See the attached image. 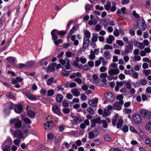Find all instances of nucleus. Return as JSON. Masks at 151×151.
<instances>
[{
    "label": "nucleus",
    "instance_id": "obj_1",
    "mask_svg": "<svg viewBox=\"0 0 151 151\" xmlns=\"http://www.w3.org/2000/svg\"><path fill=\"white\" fill-rule=\"evenodd\" d=\"M139 113L144 118L149 119H151V112L145 109H141Z\"/></svg>",
    "mask_w": 151,
    "mask_h": 151
},
{
    "label": "nucleus",
    "instance_id": "obj_2",
    "mask_svg": "<svg viewBox=\"0 0 151 151\" xmlns=\"http://www.w3.org/2000/svg\"><path fill=\"white\" fill-rule=\"evenodd\" d=\"M11 124H14V127L15 128H19L22 126V123L21 120L17 119H11L10 121Z\"/></svg>",
    "mask_w": 151,
    "mask_h": 151
},
{
    "label": "nucleus",
    "instance_id": "obj_3",
    "mask_svg": "<svg viewBox=\"0 0 151 151\" xmlns=\"http://www.w3.org/2000/svg\"><path fill=\"white\" fill-rule=\"evenodd\" d=\"M132 119L134 123L138 124L140 123L142 120V118L137 113H135L132 116Z\"/></svg>",
    "mask_w": 151,
    "mask_h": 151
},
{
    "label": "nucleus",
    "instance_id": "obj_4",
    "mask_svg": "<svg viewBox=\"0 0 151 151\" xmlns=\"http://www.w3.org/2000/svg\"><path fill=\"white\" fill-rule=\"evenodd\" d=\"M123 100H120L119 101H116L114 104L113 109L116 110H120L122 109V105L124 104Z\"/></svg>",
    "mask_w": 151,
    "mask_h": 151
},
{
    "label": "nucleus",
    "instance_id": "obj_5",
    "mask_svg": "<svg viewBox=\"0 0 151 151\" xmlns=\"http://www.w3.org/2000/svg\"><path fill=\"white\" fill-rule=\"evenodd\" d=\"M14 136L15 137H18L20 139L24 138V134L20 129L15 130L14 132Z\"/></svg>",
    "mask_w": 151,
    "mask_h": 151
},
{
    "label": "nucleus",
    "instance_id": "obj_6",
    "mask_svg": "<svg viewBox=\"0 0 151 151\" xmlns=\"http://www.w3.org/2000/svg\"><path fill=\"white\" fill-rule=\"evenodd\" d=\"M133 45L132 43H128L125 46V49L124 51V52L125 54H128L133 49Z\"/></svg>",
    "mask_w": 151,
    "mask_h": 151
},
{
    "label": "nucleus",
    "instance_id": "obj_7",
    "mask_svg": "<svg viewBox=\"0 0 151 151\" xmlns=\"http://www.w3.org/2000/svg\"><path fill=\"white\" fill-rule=\"evenodd\" d=\"M105 96L107 100L109 101H114V96L111 93L108 92L105 94Z\"/></svg>",
    "mask_w": 151,
    "mask_h": 151
},
{
    "label": "nucleus",
    "instance_id": "obj_8",
    "mask_svg": "<svg viewBox=\"0 0 151 151\" xmlns=\"http://www.w3.org/2000/svg\"><path fill=\"white\" fill-rule=\"evenodd\" d=\"M99 134L98 131L95 129L93 131L90 132L88 134V137L90 139H93L95 136H97Z\"/></svg>",
    "mask_w": 151,
    "mask_h": 151
},
{
    "label": "nucleus",
    "instance_id": "obj_9",
    "mask_svg": "<svg viewBox=\"0 0 151 151\" xmlns=\"http://www.w3.org/2000/svg\"><path fill=\"white\" fill-rule=\"evenodd\" d=\"M52 110L53 112L58 114L60 115L61 114L59 107L57 105H55L52 107Z\"/></svg>",
    "mask_w": 151,
    "mask_h": 151
},
{
    "label": "nucleus",
    "instance_id": "obj_10",
    "mask_svg": "<svg viewBox=\"0 0 151 151\" xmlns=\"http://www.w3.org/2000/svg\"><path fill=\"white\" fill-rule=\"evenodd\" d=\"M98 101V99L95 98L93 99L89 100L88 102L91 106H95L97 105Z\"/></svg>",
    "mask_w": 151,
    "mask_h": 151
},
{
    "label": "nucleus",
    "instance_id": "obj_11",
    "mask_svg": "<svg viewBox=\"0 0 151 151\" xmlns=\"http://www.w3.org/2000/svg\"><path fill=\"white\" fill-rule=\"evenodd\" d=\"M89 39L84 37L83 45V47L84 49H86L89 46Z\"/></svg>",
    "mask_w": 151,
    "mask_h": 151
},
{
    "label": "nucleus",
    "instance_id": "obj_12",
    "mask_svg": "<svg viewBox=\"0 0 151 151\" xmlns=\"http://www.w3.org/2000/svg\"><path fill=\"white\" fill-rule=\"evenodd\" d=\"M56 63H54L49 65L47 67V72H54L55 70V68L56 66Z\"/></svg>",
    "mask_w": 151,
    "mask_h": 151
},
{
    "label": "nucleus",
    "instance_id": "obj_13",
    "mask_svg": "<svg viewBox=\"0 0 151 151\" xmlns=\"http://www.w3.org/2000/svg\"><path fill=\"white\" fill-rule=\"evenodd\" d=\"M119 73V71L118 68L114 69H111L109 70L108 73L109 75H117Z\"/></svg>",
    "mask_w": 151,
    "mask_h": 151
},
{
    "label": "nucleus",
    "instance_id": "obj_14",
    "mask_svg": "<svg viewBox=\"0 0 151 151\" xmlns=\"http://www.w3.org/2000/svg\"><path fill=\"white\" fill-rule=\"evenodd\" d=\"M45 129H51L53 126V124L52 121L47 122L45 125Z\"/></svg>",
    "mask_w": 151,
    "mask_h": 151
},
{
    "label": "nucleus",
    "instance_id": "obj_15",
    "mask_svg": "<svg viewBox=\"0 0 151 151\" xmlns=\"http://www.w3.org/2000/svg\"><path fill=\"white\" fill-rule=\"evenodd\" d=\"M23 110L22 106L21 105H19L14 109V111L16 113L19 114L22 113Z\"/></svg>",
    "mask_w": 151,
    "mask_h": 151
},
{
    "label": "nucleus",
    "instance_id": "obj_16",
    "mask_svg": "<svg viewBox=\"0 0 151 151\" xmlns=\"http://www.w3.org/2000/svg\"><path fill=\"white\" fill-rule=\"evenodd\" d=\"M71 92L74 96L76 97L79 96L80 95V93L77 88L73 89L71 90Z\"/></svg>",
    "mask_w": 151,
    "mask_h": 151
},
{
    "label": "nucleus",
    "instance_id": "obj_17",
    "mask_svg": "<svg viewBox=\"0 0 151 151\" xmlns=\"http://www.w3.org/2000/svg\"><path fill=\"white\" fill-rule=\"evenodd\" d=\"M115 38L114 36L111 35H109L106 40L107 43L108 44H111L112 41L114 40Z\"/></svg>",
    "mask_w": 151,
    "mask_h": 151
},
{
    "label": "nucleus",
    "instance_id": "obj_18",
    "mask_svg": "<svg viewBox=\"0 0 151 151\" xmlns=\"http://www.w3.org/2000/svg\"><path fill=\"white\" fill-rule=\"evenodd\" d=\"M23 80V79L19 77H16L15 79H13L12 80V83L14 85H15L18 83V82H21Z\"/></svg>",
    "mask_w": 151,
    "mask_h": 151
},
{
    "label": "nucleus",
    "instance_id": "obj_19",
    "mask_svg": "<svg viewBox=\"0 0 151 151\" xmlns=\"http://www.w3.org/2000/svg\"><path fill=\"white\" fill-rule=\"evenodd\" d=\"M25 94L27 97L29 99L33 100H36L37 99V98L35 96H33L28 92H26Z\"/></svg>",
    "mask_w": 151,
    "mask_h": 151
},
{
    "label": "nucleus",
    "instance_id": "obj_20",
    "mask_svg": "<svg viewBox=\"0 0 151 151\" xmlns=\"http://www.w3.org/2000/svg\"><path fill=\"white\" fill-rule=\"evenodd\" d=\"M63 96L62 95L60 94H58L56 96V100L58 103H61L63 101Z\"/></svg>",
    "mask_w": 151,
    "mask_h": 151
},
{
    "label": "nucleus",
    "instance_id": "obj_21",
    "mask_svg": "<svg viewBox=\"0 0 151 151\" xmlns=\"http://www.w3.org/2000/svg\"><path fill=\"white\" fill-rule=\"evenodd\" d=\"M93 37L91 38V41L93 42H95L97 41L98 34L97 33H94L92 34Z\"/></svg>",
    "mask_w": 151,
    "mask_h": 151
},
{
    "label": "nucleus",
    "instance_id": "obj_22",
    "mask_svg": "<svg viewBox=\"0 0 151 151\" xmlns=\"http://www.w3.org/2000/svg\"><path fill=\"white\" fill-rule=\"evenodd\" d=\"M72 119L74 122L77 123L81 122L83 121L80 118H78L75 116H73Z\"/></svg>",
    "mask_w": 151,
    "mask_h": 151
},
{
    "label": "nucleus",
    "instance_id": "obj_23",
    "mask_svg": "<svg viewBox=\"0 0 151 151\" xmlns=\"http://www.w3.org/2000/svg\"><path fill=\"white\" fill-rule=\"evenodd\" d=\"M104 57L107 59H109L110 58V52L108 50L105 51L104 53Z\"/></svg>",
    "mask_w": 151,
    "mask_h": 151
},
{
    "label": "nucleus",
    "instance_id": "obj_24",
    "mask_svg": "<svg viewBox=\"0 0 151 151\" xmlns=\"http://www.w3.org/2000/svg\"><path fill=\"white\" fill-rule=\"evenodd\" d=\"M145 128L147 130L151 131V120L147 122Z\"/></svg>",
    "mask_w": 151,
    "mask_h": 151
},
{
    "label": "nucleus",
    "instance_id": "obj_25",
    "mask_svg": "<svg viewBox=\"0 0 151 151\" xmlns=\"http://www.w3.org/2000/svg\"><path fill=\"white\" fill-rule=\"evenodd\" d=\"M123 121L122 119H119L116 124V127L118 128H120L122 125Z\"/></svg>",
    "mask_w": 151,
    "mask_h": 151
},
{
    "label": "nucleus",
    "instance_id": "obj_26",
    "mask_svg": "<svg viewBox=\"0 0 151 151\" xmlns=\"http://www.w3.org/2000/svg\"><path fill=\"white\" fill-rule=\"evenodd\" d=\"M83 33L84 35L85 36V37H86L89 39L91 37V33L89 31L86 30L83 31Z\"/></svg>",
    "mask_w": 151,
    "mask_h": 151
},
{
    "label": "nucleus",
    "instance_id": "obj_27",
    "mask_svg": "<svg viewBox=\"0 0 151 151\" xmlns=\"http://www.w3.org/2000/svg\"><path fill=\"white\" fill-rule=\"evenodd\" d=\"M8 62L12 64H14L15 59L14 58L12 57H8L7 58Z\"/></svg>",
    "mask_w": 151,
    "mask_h": 151
},
{
    "label": "nucleus",
    "instance_id": "obj_28",
    "mask_svg": "<svg viewBox=\"0 0 151 151\" xmlns=\"http://www.w3.org/2000/svg\"><path fill=\"white\" fill-rule=\"evenodd\" d=\"M63 70L65 71H66V70L70 69V64L66 63V65L62 68Z\"/></svg>",
    "mask_w": 151,
    "mask_h": 151
},
{
    "label": "nucleus",
    "instance_id": "obj_29",
    "mask_svg": "<svg viewBox=\"0 0 151 151\" xmlns=\"http://www.w3.org/2000/svg\"><path fill=\"white\" fill-rule=\"evenodd\" d=\"M90 54L89 56V58L91 60H93L95 58V55L93 53V51L91 50L90 52Z\"/></svg>",
    "mask_w": 151,
    "mask_h": 151
},
{
    "label": "nucleus",
    "instance_id": "obj_30",
    "mask_svg": "<svg viewBox=\"0 0 151 151\" xmlns=\"http://www.w3.org/2000/svg\"><path fill=\"white\" fill-rule=\"evenodd\" d=\"M147 83V80L145 79H142L138 82V83L139 84L142 85H145Z\"/></svg>",
    "mask_w": 151,
    "mask_h": 151
},
{
    "label": "nucleus",
    "instance_id": "obj_31",
    "mask_svg": "<svg viewBox=\"0 0 151 151\" xmlns=\"http://www.w3.org/2000/svg\"><path fill=\"white\" fill-rule=\"evenodd\" d=\"M99 60L101 61L102 62V64L103 66L106 65V64L108 62L107 61H106L104 58L101 57L99 58Z\"/></svg>",
    "mask_w": 151,
    "mask_h": 151
},
{
    "label": "nucleus",
    "instance_id": "obj_32",
    "mask_svg": "<svg viewBox=\"0 0 151 151\" xmlns=\"http://www.w3.org/2000/svg\"><path fill=\"white\" fill-rule=\"evenodd\" d=\"M110 112L109 110L106 109H105L104 110V113L102 114V116L103 117H105L110 115Z\"/></svg>",
    "mask_w": 151,
    "mask_h": 151
},
{
    "label": "nucleus",
    "instance_id": "obj_33",
    "mask_svg": "<svg viewBox=\"0 0 151 151\" xmlns=\"http://www.w3.org/2000/svg\"><path fill=\"white\" fill-rule=\"evenodd\" d=\"M27 113L29 116L31 118L34 117L35 115V113L31 110H29L28 111Z\"/></svg>",
    "mask_w": 151,
    "mask_h": 151
},
{
    "label": "nucleus",
    "instance_id": "obj_34",
    "mask_svg": "<svg viewBox=\"0 0 151 151\" xmlns=\"http://www.w3.org/2000/svg\"><path fill=\"white\" fill-rule=\"evenodd\" d=\"M97 20L96 19H95L93 20H89L88 22V24L90 25H95L97 24Z\"/></svg>",
    "mask_w": 151,
    "mask_h": 151
},
{
    "label": "nucleus",
    "instance_id": "obj_35",
    "mask_svg": "<svg viewBox=\"0 0 151 151\" xmlns=\"http://www.w3.org/2000/svg\"><path fill=\"white\" fill-rule=\"evenodd\" d=\"M111 7V3L109 1H107L106 4L105 6V8L107 10H109Z\"/></svg>",
    "mask_w": 151,
    "mask_h": 151
},
{
    "label": "nucleus",
    "instance_id": "obj_36",
    "mask_svg": "<svg viewBox=\"0 0 151 151\" xmlns=\"http://www.w3.org/2000/svg\"><path fill=\"white\" fill-rule=\"evenodd\" d=\"M116 43L118 45L121 47L124 46V42L122 40H116Z\"/></svg>",
    "mask_w": 151,
    "mask_h": 151
},
{
    "label": "nucleus",
    "instance_id": "obj_37",
    "mask_svg": "<svg viewBox=\"0 0 151 151\" xmlns=\"http://www.w3.org/2000/svg\"><path fill=\"white\" fill-rule=\"evenodd\" d=\"M12 143V140L10 138H8L6 140L5 143L7 145H10Z\"/></svg>",
    "mask_w": 151,
    "mask_h": 151
},
{
    "label": "nucleus",
    "instance_id": "obj_38",
    "mask_svg": "<svg viewBox=\"0 0 151 151\" xmlns=\"http://www.w3.org/2000/svg\"><path fill=\"white\" fill-rule=\"evenodd\" d=\"M113 48V47L111 45H105L104 46V49L105 50H112Z\"/></svg>",
    "mask_w": 151,
    "mask_h": 151
},
{
    "label": "nucleus",
    "instance_id": "obj_39",
    "mask_svg": "<svg viewBox=\"0 0 151 151\" xmlns=\"http://www.w3.org/2000/svg\"><path fill=\"white\" fill-rule=\"evenodd\" d=\"M93 7V5L89 4H87L85 7V9L87 12H88L91 10V8Z\"/></svg>",
    "mask_w": 151,
    "mask_h": 151
},
{
    "label": "nucleus",
    "instance_id": "obj_40",
    "mask_svg": "<svg viewBox=\"0 0 151 151\" xmlns=\"http://www.w3.org/2000/svg\"><path fill=\"white\" fill-rule=\"evenodd\" d=\"M74 81L77 82L78 84H81L82 82V80L79 78H76L74 79Z\"/></svg>",
    "mask_w": 151,
    "mask_h": 151
},
{
    "label": "nucleus",
    "instance_id": "obj_41",
    "mask_svg": "<svg viewBox=\"0 0 151 151\" xmlns=\"http://www.w3.org/2000/svg\"><path fill=\"white\" fill-rule=\"evenodd\" d=\"M54 93V91L53 90H49L48 91L47 94L49 96L53 95Z\"/></svg>",
    "mask_w": 151,
    "mask_h": 151
},
{
    "label": "nucleus",
    "instance_id": "obj_42",
    "mask_svg": "<svg viewBox=\"0 0 151 151\" xmlns=\"http://www.w3.org/2000/svg\"><path fill=\"white\" fill-rule=\"evenodd\" d=\"M24 122L26 124H30L31 123V120L27 118H25L24 119Z\"/></svg>",
    "mask_w": 151,
    "mask_h": 151
},
{
    "label": "nucleus",
    "instance_id": "obj_43",
    "mask_svg": "<svg viewBox=\"0 0 151 151\" xmlns=\"http://www.w3.org/2000/svg\"><path fill=\"white\" fill-rule=\"evenodd\" d=\"M63 112L65 114H68L70 112V110L69 108L65 107L63 109Z\"/></svg>",
    "mask_w": 151,
    "mask_h": 151
},
{
    "label": "nucleus",
    "instance_id": "obj_44",
    "mask_svg": "<svg viewBox=\"0 0 151 151\" xmlns=\"http://www.w3.org/2000/svg\"><path fill=\"white\" fill-rule=\"evenodd\" d=\"M54 78L53 77H51L48 79L47 82V84L49 85L50 86L52 83Z\"/></svg>",
    "mask_w": 151,
    "mask_h": 151
},
{
    "label": "nucleus",
    "instance_id": "obj_45",
    "mask_svg": "<svg viewBox=\"0 0 151 151\" xmlns=\"http://www.w3.org/2000/svg\"><path fill=\"white\" fill-rule=\"evenodd\" d=\"M87 111L91 114H94V111L92 108L89 107L87 108Z\"/></svg>",
    "mask_w": 151,
    "mask_h": 151
},
{
    "label": "nucleus",
    "instance_id": "obj_46",
    "mask_svg": "<svg viewBox=\"0 0 151 151\" xmlns=\"http://www.w3.org/2000/svg\"><path fill=\"white\" fill-rule=\"evenodd\" d=\"M93 121H95V122L96 123H98V124H100L101 122V119L99 117H97L96 118L94 119H92Z\"/></svg>",
    "mask_w": 151,
    "mask_h": 151
},
{
    "label": "nucleus",
    "instance_id": "obj_47",
    "mask_svg": "<svg viewBox=\"0 0 151 151\" xmlns=\"http://www.w3.org/2000/svg\"><path fill=\"white\" fill-rule=\"evenodd\" d=\"M62 105L63 106L65 107H67L69 106V104L67 101L66 100H64L62 102Z\"/></svg>",
    "mask_w": 151,
    "mask_h": 151
},
{
    "label": "nucleus",
    "instance_id": "obj_48",
    "mask_svg": "<svg viewBox=\"0 0 151 151\" xmlns=\"http://www.w3.org/2000/svg\"><path fill=\"white\" fill-rule=\"evenodd\" d=\"M104 140L105 141L109 142L111 141V139L109 135H106L104 137Z\"/></svg>",
    "mask_w": 151,
    "mask_h": 151
},
{
    "label": "nucleus",
    "instance_id": "obj_49",
    "mask_svg": "<svg viewBox=\"0 0 151 151\" xmlns=\"http://www.w3.org/2000/svg\"><path fill=\"white\" fill-rule=\"evenodd\" d=\"M112 6L111 8V11H114L116 9V4L114 2L112 3Z\"/></svg>",
    "mask_w": 151,
    "mask_h": 151
},
{
    "label": "nucleus",
    "instance_id": "obj_50",
    "mask_svg": "<svg viewBox=\"0 0 151 151\" xmlns=\"http://www.w3.org/2000/svg\"><path fill=\"white\" fill-rule=\"evenodd\" d=\"M6 96L9 98H12L14 97V96L13 93L12 92H9L7 93L6 95Z\"/></svg>",
    "mask_w": 151,
    "mask_h": 151
},
{
    "label": "nucleus",
    "instance_id": "obj_51",
    "mask_svg": "<svg viewBox=\"0 0 151 151\" xmlns=\"http://www.w3.org/2000/svg\"><path fill=\"white\" fill-rule=\"evenodd\" d=\"M140 49L142 50L145 47V46L143 43L139 42L138 43V46Z\"/></svg>",
    "mask_w": 151,
    "mask_h": 151
},
{
    "label": "nucleus",
    "instance_id": "obj_52",
    "mask_svg": "<svg viewBox=\"0 0 151 151\" xmlns=\"http://www.w3.org/2000/svg\"><path fill=\"white\" fill-rule=\"evenodd\" d=\"M143 72L145 73V76H147L151 73V70H144L143 71Z\"/></svg>",
    "mask_w": 151,
    "mask_h": 151
},
{
    "label": "nucleus",
    "instance_id": "obj_53",
    "mask_svg": "<svg viewBox=\"0 0 151 151\" xmlns=\"http://www.w3.org/2000/svg\"><path fill=\"white\" fill-rule=\"evenodd\" d=\"M81 99L82 101H85L87 97L84 94L82 93L81 94Z\"/></svg>",
    "mask_w": 151,
    "mask_h": 151
},
{
    "label": "nucleus",
    "instance_id": "obj_54",
    "mask_svg": "<svg viewBox=\"0 0 151 151\" xmlns=\"http://www.w3.org/2000/svg\"><path fill=\"white\" fill-rule=\"evenodd\" d=\"M10 147L7 145H6L3 149V151H10Z\"/></svg>",
    "mask_w": 151,
    "mask_h": 151
},
{
    "label": "nucleus",
    "instance_id": "obj_55",
    "mask_svg": "<svg viewBox=\"0 0 151 151\" xmlns=\"http://www.w3.org/2000/svg\"><path fill=\"white\" fill-rule=\"evenodd\" d=\"M94 121H93L92 119L91 120V124L90 125V127L91 128H93L96 127V123H95V122Z\"/></svg>",
    "mask_w": 151,
    "mask_h": 151
},
{
    "label": "nucleus",
    "instance_id": "obj_56",
    "mask_svg": "<svg viewBox=\"0 0 151 151\" xmlns=\"http://www.w3.org/2000/svg\"><path fill=\"white\" fill-rule=\"evenodd\" d=\"M146 28V26L145 23L144 22L142 23V30L144 31Z\"/></svg>",
    "mask_w": 151,
    "mask_h": 151
},
{
    "label": "nucleus",
    "instance_id": "obj_57",
    "mask_svg": "<svg viewBox=\"0 0 151 151\" xmlns=\"http://www.w3.org/2000/svg\"><path fill=\"white\" fill-rule=\"evenodd\" d=\"M130 130L132 132H134L135 133H137V131L136 130L135 128H134V127L132 126H131L130 127Z\"/></svg>",
    "mask_w": 151,
    "mask_h": 151
},
{
    "label": "nucleus",
    "instance_id": "obj_58",
    "mask_svg": "<svg viewBox=\"0 0 151 151\" xmlns=\"http://www.w3.org/2000/svg\"><path fill=\"white\" fill-rule=\"evenodd\" d=\"M124 112L127 114H129L131 112V110L129 109H125L124 110Z\"/></svg>",
    "mask_w": 151,
    "mask_h": 151
},
{
    "label": "nucleus",
    "instance_id": "obj_59",
    "mask_svg": "<svg viewBox=\"0 0 151 151\" xmlns=\"http://www.w3.org/2000/svg\"><path fill=\"white\" fill-rule=\"evenodd\" d=\"M123 81L119 82L118 81H116V85L118 86H122L123 85Z\"/></svg>",
    "mask_w": 151,
    "mask_h": 151
},
{
    "label": "nucleus",
    "instance_id": "obj_60",
    "mask_svg": "<svg viewBox=\"0 0 151 151\" xmlns=\"http://www.w3.org/2000/svg\"><path fill=\"white\" fill-rule=\"evenodd\" d=\"M142 98L143 101L147 100L148 99L147 96L145 94H142Z\"/></svg>",
    "mask_w": 151,
    "mask_h": 151
},
{
    "label": "nucleus",
    "instance_id": "obj_61",
    "mask_svg": "<svg viewBox=\"0 0 151 151\" xmlns=\"http://www.w3.org/2000/svg\"><path fill=\"white\" fill-rule=\"evenodd\" d=\"M107 76V74L106 73H103L101 74L100 75V77L101 78H106Z\"/></svg>",
    "mask_w": 151,
    "mask_h": 151
},
{
    "label": "nucleus",
    "instance_id": "obj_62",
    "mask_svg": "<svg viewBox=\"0 0 151 151\" xmlns=\"http://www.w3.org/2000/svg\"><path fill=\"white\" fill-rule=\"evenodd\" d=\"M62 40L60 39H59L57 40H55L54 41V43L55 44V45H59L61 43H62Z\"/></svg>",
    "mask_w": 151,
    "mask_h": 151
},
{
    "label": "nucleus",
    "instance_id": "obj_63",
    "mask_svg": "<svg viewBox=\"0 0 151 151\" xmlns=\"http://www.w3.org/2000/svg\"><path fill=\"white\" fill-rule=\"evenodd\" d=\"M20 139H15L14 140V143L16 145H18L20 143Z\"/></svg>",
    "mask_w": 151,
    "mask_h": 151
},
{
    "label": "nucleus",
    "instance_id": "obj_64",
    "mask_svg": "<svg viewBox=\"0 0 151 151\" xmlns=\"http://www.w3.org/2000/svg\"><path fill=\"white\" fill-rule=\"evenodd\" d=\"M133 15L137 18H138L139 17V15L136 13L135 10L133 11Z\"/></svg>",
    "mask_w": 151,
    "mask_h": 151
}]
</instances>
